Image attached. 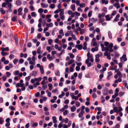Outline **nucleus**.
<instances>
[{"mask_svg":"<svg viewBox=\"0 0 128 128\" xmlns=\"http://www.w3.org/2000/svg\"><path fill=\"white\" fill-rule=\"evenodd\" d=\"M92 10L90 11L88 14V16L89 17H90L92 15Z\"/></svg>","mask_w":128,"mask_h":128,"instance_id":"nucleus-52","label":"nucleus"},{"mask_svg":"<svg viewBox=\"0 0 128 128\" xmlns=\"http://www.w3.org/2000/svg\"><path fill=\"white\" fill-rule=\"evenodd\" d=\"M102 2L103 4H107L108 2V0H102Z\"/></svg>","mask_w":128,"mask_h":128,"instance_id":"nucleus-29","label":"nucleus"},{"mask_svg":"<svg viewBox=\"0 0 128 128\" xmlns=\"http://www.w3.org/2000/svg\"><path fill=\"white\" fill-rule=\"evenodd\" d=\"M4 122V120L2 119V118H0V124H2Z\"/></svg>","mask_w":128,"mask_h":128,"instance_id":"nucleus-57","label":"nucleus"},{"mask_svg":"<svg viewBox=\"0 0 128 128\" xmlns=\"http://www.w3.org/2000/svg\"><path fill=\"white\" fill-rule=\"evenodd\" d=\"M46 49L48 52H50L52 50L50 46H47L46 47Z\"/></svg>","mask_w":128,"mask_h":128,"instance_id":"nucleus-30","label":"nucleus"},{"mask_svg":"<svg viewBox=\"0 0 128 128\" xmlns=\"http://www.w3.org/2000/svg\"><path fill=\"white\" fill-rule=\"evenodd\" d=\"M55 5L54 4H50V7L51 9H53L55 8Z\"/></svg>","mask_w":128,"mask_h":128,"instance_id":"nucleus-33","label":"nucleus"},{"mask_svg":"<svg viewBox=\"0 0 128 128\" xmlns=\"http://www.w3.org/2000/svg\"><path fill=\"white\" fill-rule=\"evenodd\" d=\"M30 78V76H29L28 77H26L25 78V79H26V81H28L29 80Z\"/></svg>","mask_w":128,"mask_h":128,"instance_id":"nucleus-54","label":"nucleus"},{"mask_svg":"<svg viewBox=\"0 0 128 128\" xmlns=\"http://www.w3.org/2000/svg\"><path fill=\"white\" fill-rule=\"evenodd\" d=\"M19 71L18 70H17L15 71L14 72L13 74L14 75H18L19 74Z\"/></svg>","mask_w":128,"mask_h":128,"instance_id":"nucleus-32","label":"nucleus"},{"mask_svg":"<svg viewBox=\"0 0 128 128\" xmlns=\"http://www.w3.org/2000/svg\"><path fill=\"white\" fill-rule=\"evenodd\" d=\"M65 95L64 93L62 92V94L58 96V97L59 98H62Z\"/></svg>","mask_w":128,"mask_h":128,"instance_id":"nucleus-25","label":"nucleus"},{"mask_svg":"<svg viewBox=\"0 0 128 128\" xmlns=\"http://www.w3.org/2000/svg\"><path fill=\"white\" fill-rule=\"evenodd\" d=\"M56 118V116H53L52 117L53 122L54 123H56L57 122Z\"/></svg>","mask_w":128,"mask_h":128,"instance_id":"nucleus-14","label":"nucleus"},{"mask_svg":"<svg viewBox=\"0 0 128 128\" xmlns=\"http://www.w3.org/2000/svg\"><path fill=\"white\" fill-rule=\"evenodd\" d=\"M80 6L81 8H84L86 6V4L84 3L80 4Z\"/></svg>","mask_w":128,"mask_h":128,"instance_id":"nucleus-34","label":"nucleus"},{"mask_svg":"<svg viewBox=\"0 0 128 128\" xmlns=\"http://www.w3.org/2000/svg\"><path fill=\"white\" fill-rule=\"evenodd\" d=\"M113 110L114 112L116 113L122 110V108L120 107L118 108L117 107L113 106Z\"/></svg>","mask_w":128,"mask_h":128,"instance_id":"nucleus-3","label":"nucleus"},{"mask_svg":"<svg viewBox=\"0 0 128 128\" xmlns=\"http://www.w3.org/2000/svg\"><path fill=\"white\" fill-rule=\"evenodd\" d=\"M76 59V60L78 62H80L81 60V58L80 57L77 56Z\"/></svg>","mask_w":128,"mask_h":128,"instance_id":"nucleus-39","label":"nucleus"},{"mask_svg":"<svg viewBox=\"0 0 128 128\" xmlns=\"http://www.w3.org/2000/svg\"><path fill=\"white\" fill-rule=\"evenodd\" d=\"M116 13V11H114L110 15V16H114L115 15Z\"/></svg>","mask_w":128,"mask_h":128,"instance_id":"nucleus-49","label":"nucleus"},{"mask_svg":"<svg viewBox=\"0 0 128 128\" xmlns=\"http://www.w3.org/2000/svg\"><path fill=\"white\" fill-rule=\"evenodd\" d=\"M30 8L31 11H33L34 10V7L33 6H32V5H30Z\"/></svg>","mask_w":128,"mask_h":128,"instance_id":"nucleus-53","label":"nucleus"},{"mask_svg":"<svg viewBox=\"0 0 128 128\" xmlns=\"http://www.w3.org/2000/svg\"><path fill=\"white\" fill-rule=\"evenodd\" d=\"M71 8L72 10L73 11H74L75 10V6L74 4L71 5Z\"/></svg>","mask_w":128,"mask_h":128,"instance_id":"nucleus-36","label":"nucleus"},{"mask_svg":"<svg viewBox=\"0 0 128 128\" xmlns=\"http://www.w3.org/2000/svg\"><path fill=\"white\" fill-rule=\"evenodd\" d=\"M14 39L15 40L16 44L17 45L18 44V38L16 36L14 37Z\"/></svg>","mask_w":128,"mask_h":128,"instance_id":"nucleus-37","label":"nucleus"},{"mask_svg":"<svg viewBox=\"0 0 128 128\" xmlns=\"http://www.w3.org/2000/svg\"><path fill=\"white\" fill-rule=\"evenodd\" d=\"M105 18H106V19L107 21H109L111 20V18H112V16H110H110L109 15H107L105 16Z\"/></svg>","mask_w":128,"mask_h":128,"instance_id":"nucleus-5","label":"nucleus"},{"mask_svg":"<svg viewBox=\"0 0 128 128\" xmlns=\"http://www.w3.org/2000/svg\"><path fill=\"white\" fill-rule=\"evenodd\" d=\"M108 76L107 78V79L108 80H109L111 78L112 76V73L111 72H109L108 73Z\"/></svg>","mask_w":128,"mask_h":128,"instance_id":"nucleus-11","label":"nucleus"},{"mask_svg":"<svg viewBox=\"0 0 128 128\" xmlns=\"http://www.w3.org/2000/svg\"><path fill=\"white\" fill-rule=\"evenodd\" d=\"M0 10V11L1 12V13L2 14H4L5 13V11L3 10V8H1Z\"/></svg>","mask_w":128,"mask_h":128,"instance_id":"nucleus-40","label":"nucleus"},{"mask_svg":"<svg viewBox=\"0 0 128 128\" xmlns=\"http://www.w3.org/2000/svg\"><path fill=\"white\" fill-rule=\"evenodd\" d=\"M63 31L62 29H61L60 30L59 32V34H62V36H64V34L63 33Z\"/></svg>","mask_w":128,"mask_h":128,"instance_id":"nucleus-42","label":"nucleus"},{"mask_svg":"<svg viewBox=\"0 0 128 128\" xmlns=\"http://www.w3.org/2000/svg\"><path fill=\"white\" fill-rule=\"evenodd\" d=\"M76 108L75 106H73L70 108L71 111L72 112H74L76 110Z\"/></svg>","mask_w":128,"mask_h":128,"instance_id":"nucleus-8","label":"nucleus"},{"mask_svg":"<svg viewBox=\"0 0 128 128\" xmlns=\"http://www.w3.org/2000/svg\"><path fill=\"white\" fill-rule=\"evenodd\" d=\"M120 60L121 61L123 60L124 61H126L127 60L126 58V55L125 54H124L123 55L122 57L120 58Z\"/></svg>","mask_w":128,"mask_h":128,"instance_id":"nucleus-4","label":"nucleus"},{"mask_svg":"<svg viewBox=\"0 0 128 128\" xmlns=\"http://www.w3.org/2000/svg\"><path fill=\"white\" fill-rule=\"evenodd\" d=\"M17 17L16 16H13L11 20H12L13 22H15L16 20V19L17 18Z\"/></svg>","mask_w":128,"mask_h":128,"instance_id":"nucleus-31","label":"nucleus"},{"mask_svg":"<svg viewBox=\"0 0 128 128\" xmlns=\"http://www.w3.org/2000/svg\"><path fill=\"white\" fill-rule=\"evenodd\" d=\"M41 6L42 8H47L48 6V4H45L43 3H42L41 4Z\"/></svg>","mask_w":128,"mask_h":128,"instance_id":"nucleus-9","label":"nucleus"},{"mask_svg":"<svg viewBox=\"0 0 128 128\" xmlns=\"http://www.w3.org/2000/svg\"><path fill=\"white\" fill-rule=\"evenodd\" d=\"M102 93L104 95H107L108 93V90H104L102 92Z\"/></svg>","mask_w":128,"mask_h":128,"instance_id":"nucleus-24","label":"nucleus"},{"mask_svg":"<svg viewBox=\"0 0 128 128\" xmlns=\"http://www.w3.org/2000/svg\"><path fill=\"white\" fill-rule=\"evenodd\" d=\"M41 47L39 46L37 50V52L38 54H40L42 53L43 51L41 50Z\"/></svg>","mask_w":128,"mask_h":128,"instance_id":"nucleus-7","label":"nucleus"},{"mask_svg":"<svg viewBox=\"0 0 128 128\" xmlns=\"http://www.w3.org/2000/svg\"><path fill=\"white\" fill-rule=\"evenodd\" d=\"M29 113L30 114H32L33 115H35L36 114V113L35 112H33L32 111H30L29 112Z\"/></svg>","mask_w":128,"mask_h":128,"instance_id":"nucleus-61","label":"nucleus"},{"mask_svg":"<svg viewBox=\"0 0 128 128\" xmlns=\"http://www.w3.org/2000/svg\"><path fill=\"white\" fill-rule=\"evenodd\" d=\"M84 112H83V111H81L78 114V117L80 118L82 117L83 116V114Z\"/></svg>","mask_w":128,"mask_h":128,"instance_id":"nucleus-18","label":"nucleus"},{"mask_svg":"<svg viewBox=\"0 0 128 128\" xmlns=\"http://www.w3.org/2000/svg\"><path fill=\"white\" fill-rule=\"evenodd\" d=\"M50 54H48L47 56V58L50 61L52 60L53 59L52 57L50 56Z\"/></svg>","mask_w":128,"mask_h":128,"instance_id":"nucleus-21","label":"nucleus"},{"mask_svg":"<svg viewBox=\"0 0 128 128\" xmlns=\"http://www.w3.org/2000/svg\"><path fill=\"white\" fill-rule=\"evenodd\" d=\"M9 58L10 59L14 58V56L12 54H10L9 56Z\"/></svg>","mask_w":128,"mask_h":128,"instance_id":"nucleus-45","label":"nucleus"},{"mask_svg":"<svg viewBox=\"0 0 128 128\" xmlns=\"http://www.w3.org/2000/svg\"><path fill=\"white\" fill-rule=\"evenodd\" d=\"M1 50L2 51H8L9 50V48L8 47H6L5 48H1Z\"/></svg>","mask_w":128,"mask_h":128,"instance_id":"nucleus-13","label":"nucleus"},{"mask_svg":"<svg viewBox=\"0 0 128 128\" xmlns=\"http://www.w3.org/2000/svg\"><path fill=\"white\" fill-rule=\"evenodd\" d=\"M117 74L119 78H121L122 76V75L121 72H118V73H117Z\"/></svg>","mask_w":128,"mask_h":128,"instance_id":"nucleus-43","label":"nucleus"},{"mask_svg":"<svg viewBox=\"0 0 128 128\" xmlns=\"http://www.w3.org/2000/svg\"><path fill=\"white\" fill-rule=\"evenodd\" d=\"M18 61V59H14L13 61V63H14V64H16L17 63V62Z\"/></svg>","mask_w":128,"mask_h":128,"instance_id":"nucleus-46","label":"nucleus"},{"mask_svg":"<svg viewBox=\"0 0 128 128\" xmlns=\"http://www.w3.org/2000/svg\"><path fill=\"white\" fill-rule=\"evenodd\" d=\"M122 81V79L121 78H119L117 79L116 80H115L114 82L115 83H117L118 82H121Z\"/></svg>","mask_w":128,"mask_h":128,"instance_id":"nucleus-16","label":"nucleus"},{"mask_svg":"<svg viewBox=\"0 0 128 128\" xmlns=\"http://www.w3.org/2000/svg\"><path fill=\"white\" fill-rule=\"evenodd\" d=\"M120 125L119 124H117L116 125L115 128H120Z\"/></svg>","mask_w":128,"mask_h":128,"instance_id":"nucleus-64","label":"nucleus"},{"mask_svg":"<svg viewBox=\"0 0 128 128\" xmlns=\"http://www.w3.org/2000/svg\"><path fill=\"white\" fill-rule=\"evenodd\" d=\"M74 60L72 59L70 60L68 63V65H70L74 62Z\"/></svg>","mask_w":128,"mask_h":128,"instance_id":"nucleus-38","label":"nucleus"},{"mask_svg":"<svg viewBox=\"0 0 128 128\" xmlns=\"http://www.w3.org/2000/svg\"><path fill=\"white\" fill-rule=\"evenodd\" d=\"M29 64L30 65H35V62H34L32 60L29 61Z\"/></svg>","mask_w":128,"mask_h":128,"instance_id":"nucleus-35","label":"nucleus"},{"mask_svg":"<svg viewBox=\"0 0 128 128\" xmlns=\"http://www.w3.org/2000/svg\"><path fill=\"white\" fill-rule=\"evenodd\" d=\"M40 95V93L39 92H38L35 94V96L36 97H38Z\"/></svg>","mask_w":128,"mask_h":128,"instance_id":"nucleus-59","label":"nucleus"},{"mask_svg":"<svg viewBox=\"0 0 128 128\" xmlns=\"http://www.w3.org/2000/svg\"><path fill=\"white\" fill-rule=\"evenodd\" d=\"M108 34L109 38L110 39H111L112 38V33L110 31H108Z\"/></svg>","mask_w":128,"mask_h":128,"instance_id":"nucleus-12","label":"nucleus"},{"mask_svg":"<svg viewBox=\"0 0 128 128\" xmlns=\"http://www.w3.org/2000/svg\"><path fill=\"white\" fill-rule=\"evenodd\" d=\"M48 86L49 88V90H51L52 88V84L49 83L48 84Z\"/></svg>","mask_w":128,"mask_h":128,"instance_id":"nucleus-28","label":"nucleus"},{"mask_svg":"<svg viewBox=\"0 0 128 128\" xmlns=\"http://www.w3.org/2000/svg\"><path fill=\"white\" fill-rule=\"evenodd\" d=\"M82 72L78 74V78L80 79H81V78H82Z\"/></svg>","mask_w":128,"mask_h":128,"instance_id":"nucleus-60","label":"nucleus"},{"mask_svg":"<svg viewBox=\"0 0 128 128\" xmlns=\"http://www.w3.org/2000/svg\"><path fill=\"white\" fill-rule=\"evenodd\" d=\"M22 8H19L18 10V14L19 15H22Z\"/></svg>","mask_w":128,"mask_h":128,"instance_id":"nucleus-6","label":"nucleus"},{"mask_svg":"<svg viewBox=\"0 0 128 128\" xmlns=\"http://www.w3.org/2000/svg\"><path fill=\"white\" fill-rule=\"evenodd\" d=\"M40 69L41 74H44V68L43 66H41V67L40 68Z\"/></svg>","mask_w":128,"mask_h":128,"instance_id":"nucleus-19","label":"nucleus"},{"mask_svg":"<svg viewBox=\"0 0 128 128\" xmlns=\"http://www.w3.org/2000/svg\"><path fill=\"white\" fill-rule=\"evenodd\" d=\"M104 19L103 18H100L99 20V22L100 23H102L104 21Z\"/></svg>","mask_w":128,"mask_h":128,"instance_id":"nucleus-50","label":"nucleus"},{"mask_svg":"<svg viewBox=\"0 0 128 128\" xmlns=\"http://www.w3.org/2000/svg\"><path fill=\"white\" fill-rule=\"evenodd\" d=\"M38 12L40 13H42L43 12V10L42 8H39L38 11Z\"/></svg>","mask_w":128,"mask_h":128,"instance_id":"nucleus-63","label":"nucleus"},{"mask_svg":"<svg viewBox=\"0 0 128 128\" xmlns=\"http://www.w3.org/2000/svg\"><path fill=\"white\" fill-rule=\"evenodd\" d=\"M53 42V40L51 39H50L48 40V43L50 45Z\"/></svg>","mask_w":128,"mask_h":128,"instance_id":"nucleus-55","label":"nucleus"},{"mask_svg":"<svg viewBox=\"0 0 128 128\" xmlns=\"http://www.w3.org/2000/svg\"><path fill=\"white\" fill-rule=\"evenodd\" d=\"M69 55H70V57L72 59L74 57V55L71 53H69Z\"/></svg>","mask_w":128,"mask_h":128,"instance_id":"nucleus-51","label":"nucleus"},{"mask_svg":"<svg viewBox=\"0 0 128 128\" xmlns=\"http://www.w3.org/2000/svg\"><path fill=\"white\" fill-rule=\"evenodd\" d=\"M9 108L11 110H15V108L13 106H9Z\"/></svg>","mask_w":128,"mask_h":128,"instance_id":"nucleus-58","label":"nucleus"},{"mask_svg":"<svg viewBox=\"0 0 128 128\" xmlns=\"http://www.w3.org/2000/svg\"><path fill=\"white\" fill-rule=\"evenodd\" d=\"M46 26L48 28L50 27H52L53 26V24L52 22H50L49 23L46 24Z\"/></svg>","mask_w":128,"mask_h":128,"instance_id":"nucleus-10","label":"nucleus"},{"mask_svg":"<svg viewBox=\"0 0 128 128\" xmlns=\"http://www.w3.org/2000/svg\"><path fill=\"white\" fill-rule=\"evenodd\" d=\"M83 45H84V46L83 47V49L84 50L86 49V48H87V47H86L87 43H86V42H84L83 44Z\"/></svg>","mask_w":128,"mask_h":128,"instance_id":"nucleus-22","label":"nucleus"},{"mask_svg":"<svg viewBox=\"0 0 128 128\" xmlns=\"http://www.w3.org/2000/svg\"><path fill=\"white\" fill-rule=\"evenodd\" d=\"M31 15L32 17H36V14L34 12H32L31 13Z\"/></svg>","mask_w":128,"mask_h":128,"instance_id":"nucleus-27","label":"nucleus"},{"mask_svg":"<svg viewBox=\"0 0 128 128\" xmlns=\"http://www.w3.org/2000/svg\"><path fill=\"white\" fill-rule=\"evenodd\" d=\"M104 44L106 46V47H104L102 48V51H109L110 52H113L114 50L112 48L113 47L114 45L112 43H110L109 44L108 42H104Z\"/></svg>","mask_w":128,"mask_h":128,"instance_id":"nucleus-1","label":"nucleus"},{"mask_svg":"<svg viewBox=\"0 0 128 128\" xmlns=\"http://www.w3.org/2000/svg\"><path fill=\"white\" fill-rule=\"evenodd\" d=\"M103 55V54L101 52H99V53L96 54L95 56V60L96 62H98L100 61V60L99 59L100 57L102 56Z\"/></svg>","mask_w":128,"mask_h":128,"instance_id":"nucleus-2","label":"nucleus"},{"mask_svg":"<svg viewBox=\"0 0 128 128\" xmlns=\"http://www.w3.org/2000/svg\"><path fill=\"white\" fill-rule=\"evenodd\" d=\"M117 68V66H114V67L112 66H110V69L111 70H115Z\"/></svg>","mask_w":128,"mask_h":128,"instance_id":"nucleus-26","label":"nucleus"},{"mask_svg":"<svg viewBox=\"0 0 128 128\" xmlns=\"http://www.w3.org/2000/svg\"><path fill=\"white\" fill-rule=\"evenodd\" d=\"M88 58L89 59H90V58L93 57V56L92 54H91L90 52H88L87 55Z\"/></svg>","mask_w":128,"mask_h":128,"instance_id":"nucleus-15","label":"nucleus"},{"mask_svg":"<svg viewBox=\"0 0 128 128\" xmlns=\"http://www.w3.org/2000/svg\"><path fill=\"white\" fill-rule=\"evenodd\" d=\"M98 20V19L96 18H92L91 19V21L92 22H96Z\"/></svg>","mask_w":128,"mask_h":128,"instance_id":"nucleus-44","label":"nucleus"},{"mask_svg":"<svg viewBox=\"0 0 128 128\" xmlns=\"http://www.w3.org/2000/svg\"><path fill=\"white\" fill-rule=\"evenodd\" d=\"M47 88V86L46 84L44 85H43L42 86V88L44 90H45Z\"/></svg>","mask_w":128,"mask_h":128,"instance_id":"nucleus-48","label":"nucleus"},{"mask_svg":"<svg viewBox=\"0 0 128 128\" xmlns=\"http://www.w3.org/2000/svg\"><path fill=\"white\" fill-rule=\"evenodd\" d=\"M4 51H2L1 54L2 56H4L9 54V53L8 52H5Z\"/></svg>","mask_w":128,"mask_h":128,"instance_id":"nucleus-23","label":"nucleus"},{"mask_svg":"<svg viewBox=\"0 0 128 128\" xmlns=\"http://www.w3.org/2000/svg\"><path fill=\"white\" fill-rule=\"evenodd\" d=\"M16 3L18 6H20L22 2L20 0H17L16 2Z\"/></svg>","mask_w":128,"mask_h":128,"instance_id":"nucleus-20","label":"nucleus"},{"mask_svg":"<svg viewBox=\"0 0 128 128\" xmlns=\"http://www.w3.org/2000/svg\"><path fill=\"white\" fill-rule=\"evenodd\" d=\"M92 96L93 98H96L97 97V96L96 94L94 93L92 94Z\"/></svg>","mask_w":128,"mask_h":128,"instance_id":"nucleus-56","label":"nucleus"},{"mask_svg":"<svg viewBox=\"0 0 128 128\" xmlns=\"http://www.w3.org/2000/svg\"><path fill=\"white\" fill-rule=\"evenodd\" d=\"M37 74V72L36 71H33L32 72V75L34 76H36Z\"/></svg>","mask_w":128,"mask_h":128,"instance_id":"nucleus-47","label":"nucleus"},{"mask_svg":"<svg viewBox=\"0 0 128 128\" xmlns=\"http://www.w3.org/2000/svg\"><path fill=\"white\" fill-rule=\"evenodd\" d=\"M98 50V48L97 47H96L94 48H92L91 50L92 52H94L95 51H97Z\"/></svg>","mask_w":128,"mask_h":128,"instance_id":"nucleus-17","label":"nucleus"},{"mask_svg":"<svg viewBox=\"0 0 128 128\" xmlns=\"http://www.w3.org/2000/svg\"><path fill=\"white\" fill-rule=\"evenodd\" d=\"M109 51H106V52L104 53V56H108L109 54H110V53L109 52H108Z\"/></svg>","mask_w":128,"mask_h":128,"instance_id":"nucleus-41","label":"nucleus"},{"mask_svg":"<svg viewBox=\"0 0 128 128\" xmlns=\"http://www.w3.org/2000/svg\"><path fill=\"white\" fill-rule=\"evenodd\" d=\"M68 111L67 110H65V111H64L63 113V115L64 116H66V115L68 114Z\"/></svg>","mask_w":128,"mask_h":128,"instance_id":"nucleus-62","label":"nucleus"}]
</instances>
